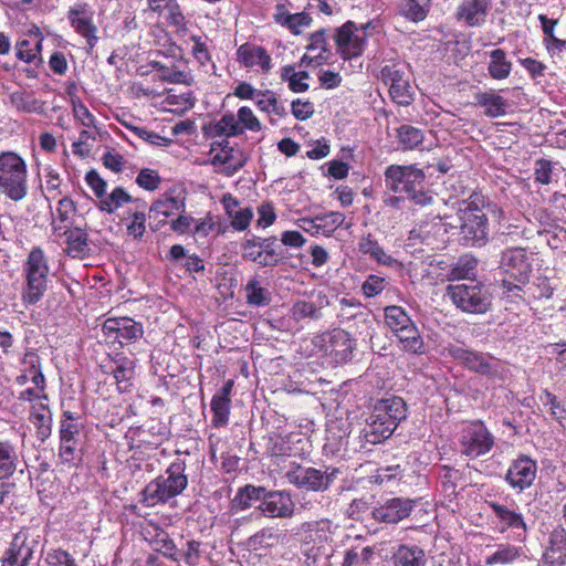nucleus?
Segmentation results:
<instances>
[{
  "instance_id": "nucleus-11",
  "label": "nucleus",
  "mask_w": 566,
  "mask_h": 566,
  "mask_svg": "<svg viewBox=\"0 0 566 566\" xmlns=\"http://www.w3.org/2000/svg\"><path fill=\"white\" fill-rule=\"evenodd\" d=\"M373 413L376 420H382L396 428L407 416L406 402L400 397L382 399L375 405Z\"/></svg>"
},
{
  "instance_id": "nucleus-40",
  "label": "nucleus",
  "mask_w": 566,
  "mask_h": 566,
  "mask_svg": "<svg viewBox=\"0 0 566 566\" xmlns=\"http://www.w3.org/2000/svg\"><path fill=\"white\" fill-rule=\"evenodd\" d=\"M229 403L230 399L226 398L224 396L216 395L212 398L211 408L212 411L214 412L213 421L216 422V424L222 426L227 422L229 413Z\"/></svg>"
},
{
  "instance_id": "nucleus-13",
  "label": "nucleus",
  "mask_w": 566,
  "mask_h": 566,
  "mask_svg": "<svg viewBox=\"0 0 566 566\" xmlns=\"http://www.w3.org/2000/svg\"><path fill=\"white\" fill-rule=\"evenodd\" d=\"M412 506L411 500L391 499L385 505L375 509L373 516L380 522L398 523L410 514Z\"/></svg>"
},
{
  "instance_id": "nucleus-28",
  "label": "nucleus",
  "mask_w": 566,
  "mask_h": 566,
  "mask_svg": "<svg viewBox=\"0 0 566 566\" xmlns=\"http://www.w3.org/2000/svg\"><path fill=\"white\" fill-rule=\"evenodd\" d=\"M511 71V63L506 61L503 50H494L491 52V63L489 72L492 77L502 80L509 76Z\"/></svg>"
},
{
  "instance_id": "nucleus-15",
  "label": "nucleus",
  "mask_w": 566,
  "mask_h": 566,
  "mask_svg": "<svg viewBox=\"0 0 566 566\" xmlns=\"http://www.w3.org/2000/svg\"><path fill=\"white\" fill-rule=\"evenodd\" d=\"M289 480L300 488L306 490L318 491L326 489L328 485V478L321 471L313 468H297L287 473Z\"/></svg>"
},
{
  "instance_id": "nucleus-60",
  "label": "nucleus",
  "mask_w": 566,
  "mask_h": 566,
  "mask_svg": "<svg viewBox=\"0 0 566 566\" xmlns=\"http://www.w3.org/2000/svg\"><path fill=\"white\" fill-rule=\"evenodd\" d=\"M360 303L355 300H340V316L346 318H353L357 315L356 308H360Z\"/></svg>"
},
{
  "instance_id": "nucleus-17",
  "label": "nucleus",
  "mask_w": 566,
  "mask_h": 566,
  "mask_svg": "<svg viewBox=\"0 0 566 566\" xmlns=\"http://www.w3.org/2000/svg\"><path fill=\"white\" fill-rule=\"evenodd\" d=\"M238 60L245 67L260 66L264 72L271 69V57L266 51L256 45L242 44L237 51Z\"/></svg>"
},
{
  "instance_id": "nucleus-10",
  "label": "nucleus",
  "mask_w": 566,
  "mask_h": 566,
  "mask_svg": "<svg viewBox=\"0 0 566 566\" xmlns=\"http://www.w3.org/2000/svg\"><path fill=\"white\" fill-rule=\"evenodd\" d=\"M501 269L509 273L512 279L524 283L531 272V264L524 249H509L502 254Z\"/></svg>"
},
{
  "instance_id": "nucleus-34",
  "label": "nucleus",
  "mask_w": 566,
  "mask_h": 566,
  "mask_svg": "<svg viewBox=\"0 0 566 566\" xmlns=\"http://www.w3.org/2000/svg\"><path fill=\"white\" fill-rule=\"evenodd\" d=\"M167 478H160L164 480V485H166L167 494L170 497L178 495L187 485V478L181 474L179 471H175L170 468L168 471Z\"/></svg>"
},
{
  "instance_id": "nucleus-41",
  "label": "nucleus",
  "mask_w": 566,
  "mask_h": 566,
  "mask_svg": "<svg viewBox=\"0 0 566 566\" xmlns=\"http://www.w3.org/2000/svg\"><path fill=\"white\" fill-rule=\"evenodd\" d=\"M517 555L518 551L514 546H501L495 553L486 558V564H509L513 562Z\"/></svg>"
},
{
  "instance_id": "nucleus-47",
  "label": "nucleus",
  "mask_w": 566,
  "mask_h": 566,
  "mask_svg": "<svg viewBox=\"0 0 566 566\" xmlns=\"http://www.w3.org/2000/svg\"><path fill=\"white\" fill-rule=\"evenodd\" d=\"M311 18L306 13L290 14L284 18L285 24L293 33L300 34L303 27L308 25Z\"/></svg>"
},
{
  "instance_id": "nucleus-1",
  "label": "nucleus",
  "mask_w": 566,
  "mask_h": 566,
  "mask_svg": "<svg viewBox=\"0 0 566 566\" xmlns=\"http://www.w3.org/2000/svg\"><path fill=\"white\" fill-rule=\"evenodd\" d=\"M0 189L12 200H20L27 195V167L15 153L0 155Z\"/></svg>"
},
{
  "instance_id": "nucleus-53",
  "label": "nucleus",
  "mask_w": 566,
  "mask_h": 566,
  "mask_svg": "<svg viewBox=\"0 0 566 566\" xmlns=\"http://www.w3.org/2000/svg\"><path fill=\"white\" fill-rule=\"evenodd\" d=\"M252 216L251 209H240L231 217V224L238 230H244L249 227Z\"/></svg>"
},
{
  "instance_id": "nucleus-35",
  "label": "nucleus",
  "mask_w": 566,
  "mask_h": 566,
  "mask_svg": "<svg viewBox=\"0 0 566 566\" xmlns=\"http://www.w3.org/2000/svg\"><path fill=\"white\" fill-rule=\"evenodd\" d=\"M232 151L233 149L228 146V143H226L222 147L221 153L217 154L213 157L212 164L227 165L226 169L228 174L237 171L240 167H242L243 161L241 159H234Z\"/></svg>"
},
{
  "instance_id": "nucleus-14",
  "label": "nucleus",
  "mask_w": 566,
  "mask_h": 566,
  "mask_svg": "<svg viewBox=\"0 0 566 566\" xmlns=\"http://www.w3.org/2000/svg\"><path fill=\"white\" fill-rule=\"evenodd\" d=\"M536 474L535 462L527 457L517 459L509 469L506 480L514 488L523 490L532 484Z\"/></svg>"
},
{
  "instance_id": "nucleus-22",
  "label": "nucleus",
  "mask_w": 566,
  "mask_h": 566,
  "mask_svg": "<svg viewBox=\"0 0 566 566\" xmlns=\"http://www.w3.org/2000/svg\"><path fill=\"white\" fill-rule=\"evenodd\" d=\"M367 427L364 429L365 438L369 443L376 444L389 438L396 428L389 426L382 420H376L374 413L366 420Z\"/></svg>"
},
{
  "instance_id": "nucleus-29",
  "label": "nucleus",
  "mask_w": 566,
  "mask_h": 566,
  "mask_svg": "<svg viewBox=\"0 0 566 566\" xmlns=\"http://www.w3.org/2000/svg\"><path fill=\"white\" fill-rule=\"evenodd\" d=\"M132 197L123 189L115 188L112 193L103 197L99 201V208L103 211L113 212L126 202H130Z\"/></svg>"
},
{
  "instance_id": "nucleus-45",
  "label": "nucleus",
  "mask_w": 566,
  "mask_h": 566,
  "mask_svg": "<svg viewBox=\"0 0 566 566\" xmlns=\"http://www.w3.org/2000/svg\"><path fill=\"white\" fill-rule=\"evenodd\" d=\"M258 106L265 112H273L277 115L281 114L282 107L277 104L276 98L271 92H258L254 97Z\"/></svg>"
},
{
  "instance_id": "nucleus-33",
  "label": "nucleus",
  "mask_w": 566,
  "mask_h": 566,
  "mask_svg": "<svg viewBox=\"0 0 566 566\" xmlns=\"http://www.w3.org/2000/svg\"><path fill=\"white\" fill-rule=\"evenodd\" d=\"M211 132L214 135L221 136H234L242 132L239 127V123L235 119L234 115L229 114L224 115L219 122L214 123L211 126Z\"/></svg>"
},
{
  "instance_id": "nucleus-6",
  "label": "nucleus",
  "mask_w": 566,
  "mask_h": 566,
  "mask_svg": "<svg viewBox=\"0 0 566 566\" xmlns=\"http://www.w3.org/2000/svg\"><path fill=\"white\" fill-rule=\"evenodd\" d=\"M460 229L463 239L471 244L481 243L486 238V218L478 208L468 206L460 210Z\"/></svg>"
},
{
  "instance_id": "nucleus-4",
  "label": "nucleus",
  "mask_w": 566,
  "mask_h": 566,
  "mask_svg": "<svg viewBox=\"0 0 566 566\" xmlns=\"http://www.w3.org/2000/svg\"><path fill=\"white\" fill-rule=\"evenodd\" d=\"M386 185L394 192H406L409 196L416 187L423 182L424 175L420 169L411 166H390L386 170Z\"/></svg>"
},
{
  "instance_id": "nucleus-24",
  "label": "nucleus",
  "mask_w": 566,
  "mask_h": 566,
  "mask_svg": "<svg viewBox=\"0 0 566 566\" xmlns=\"http://www.w3.org/2000/svg\"><path fill=\"white\" fill-rule=\"evenodd\" d=\"M264 489L265 488L253 485H245L239 489L232 500V510H245L251 506L252 501H262Z\"/></svg>"
},
{
  "instance_id": "nucleus-26",
  "label": "nucleus",
  "mask_w": 566,
  "mask_h": 566,
  "mask_svg": "<svg viewBox=\"0 0 566 566\" xmlns=\"http://www.w3.org/2000/svg\"><path fill=\"white\" fill-rule=\"evenodd\" d=\"M64 234L67 235V253L73 258H83L88 251L86 233L76 228Z\"/></svg>"
},
{
  "instance_id": "nucleus-25",
  "label": "nucleus",
  "mask_w": 566,
  "mask_h": 566,
  "mask_svg": "<svg viewBox=\"0 0 566 566\" xmlns=\"http://www.w3.org/2000/svg\"><path fill=\"white\" fill-rule=\"evenodd\" d=\"M17 464L14 448L7 442H0V480L10 478L15 472Z\"/></svg>"
},
{
  "instance_id": "nucleus-57",
  "label": "nucleus",
  "mask_w": 566,
  "mask_h": 566,
  "mask_svg": "<svg viewBox=\"0 0 566 566\" xmlns=\"http://www.w3.org/2000/svg\"><path fill=\"white\" fill-rule=\"evenodd\" d=\"M94 139L88 130H82L77 142L73 143V151L80 156H84L90 151V140Z\"/></svg>"
},
{
  "instance_id": "nucleus-46",
  "label": "nucleus",
  "mask_w": 566,
  "mask_h": 566,
  "mask_svg": "<svg viewBox=\"0 0 566 566\" xmlns=\"http://www.w3.org/2000/svg\"><path fill=\"white\" fill-rule=\"evenodd\" d=\"M145 221V213L142 211H135L133 213L132 222L127 226L128 234L134 239H142L146 230Z\"/></svg>"
},
{
  "instance_id": "nucleus-39",
  "label": "nucleus",
  "mask_w": 566,
  "mask_h": 566,
  "mask_svg": "<svg viewBox=\"0 0 566 566\" xmlns=\"http://www.w3.org/2000/svg\"><path fill=\"white\" fill-rule=\"evenodd\" d=\"M422 555L420 549L400 547L397 554V563L400 566H422Z\"/></svg>"
},
{
  "instance_id": "nucleus-16",
  "label": "nucleus",
  "mask_w": 566,
  "mask_h": 566,
  "mask_svg": "<svg viewBox=\"0 0 566 566\" xmlns=\"http://www.w3.org/2000/svg\"><path fill=\"white\" fill-rule=\"evenodd\" d=\"M493 441L489 432L481 424L473 428L463 437V452L467 455L478 457L488 452Z\"/></svg>"
},
{
  "instance_id": "nucleus-36",
  "label": "nucleus",
  "mask_w": 566,
  "mask_h": 566,
  "mask_svg": "<svg viewBox=\"0 0 566 566\" xmlns=\"http://www.w3.org/2000/svg\"><path fill=\"white\" fill-rule=\"evenodd\" d=\"M398 138H399V142L406 148H413L422 142L423 135L420 129H418L413 126L402 125L398 129Z\"/></svg>"
},
{
  "instance_id": "nucleus-21",
  "label": "nucleus",
  "mask_w": 566,
  "mask_h": 566,
  "mask_svg": "<svg viewBox=\"0 0 566 566\" xmlns=\"http://www.w3.org/2000/svg\"><path fill=\"white\" fill-rule=\"evenodd\" d=\"M486 0H467L459 8L458 15L470 25L480 24L486 12Z\"/></svg>"
},
{
  "instance_id": "nucleus-37",
  "label": "nucleus",
  "mask_w": 566,
  "mask_h": 566,
  "mask_svg": "<svg viewBox=\"0 0 566 566\" xmlns=\"http://www.w3.org/2000/svg\"><path fill=\"white\" fill-rule=\"evenodd\" d=\"M344 219H345V217L343 213L329 212L326 214H318V216L314 217L313 219L303 218V219H301V222H304V223L317 222L316 229H322V228H336L343 223Z\"/></svg>"
},
{
  "instance_id": "nucleus-63",
  "label": "nucleus",
  "mask_w": 566,
  "mask_h": 566,
  "mask_svg": "<svg viewBox=\"0 0 566 566\" xmlns=\"http://www.w3.org/2000/svg\"><path fill=\"white\" fill-rule=\"evenodd\" d=\"M74 116L83 124V126L90 127L93 125V116L83 104L74 105Z\"/></svg>"
},
{
  "instance_id": "nucleus-62",
  "label": "nucleus",
  "mask_w": 566,
  "mask_h": 566,
  "mask_svg": "<svg viewBox=\"0 0 566 566\" xmlns=\"http://www.w3.org/2000/svg\"><path fill=\"white\" fill-rule=\"evenodd\" d=\"M308 77L306 72H298L297 75H291V82L289 86L294 92H304L308 88V85L304 82Z\"/></svg>"
},
{
  "instance_id": "nucleus-49",
  "label": "nucleus",
  "mask_w": 566,
  "mask_h": 566,
  "mask_svg": "<svg viewBox=\"0 0 566 566\" xmlns=\"http://www.w3.org/2000/svg\"><path fill=\"white\" fill-rule=\"evenodd\" d=\"M64 416L66 417V419L62 421L60 429L61 441H75V434H78V427L77 424L71 422L73 417L69 411L64 412Z\"/></svg>"
},
{
  "instance_id": "nucleus-31",
  "label": "nucleus",
  "mask_w": 566,
  "mask_h": 566,
  "mask_svg": "<svg viewBox=\"0 0 566 566\" xmlns=\"http://www.w3.org/2000/svg\"><path fill=\"white\" fill-rule=\"evenodd\" d=\"M387 326L394 332H398L401 327L411 322L406 312L399 306H388L385 310Z\"/></svg>"
},
{
  "instance_id": "nucleus-59",
  "label": "nucleus",
  "mask_w": 566,
  "mask_h": 566,
  "mask_svg": "<svg viewBox=\"0 0 566 566\" xmlns=\"http://www.w3.org/2000/svg\"><path fill=\"white\" fill-rule=\"evenodd\" d=\"M551 164L548 161L538 160L535 168V179L543 185H547L551 181Z\"/></svg>"
},
{
  "instance_id": "nucleus-30",
  "label": "nucleus",
  "mask_w": 566,
  "mask_h": 566,
  "mask_svg": "<svg viewBox=\"0 0 566 566\" xmlns=\"http://www.w3.org/2000/svg\"><path fill=\"white\" fill-rule=\"evenodd\" d=\"M492 507L500 520L507 526L512 528L521 530L523 533L526 532V524L523 521L521 514H517L505 506L499 504H492Z\"/></svg>"
},
{
  "instance_id": "nucleus-54",
  "label": "nucleus",
  "mask_w": 566,
  "mask_h": 566,
  "mask_svg": "<svg viewBox=\"0 0 566 566\" xmlns=\"http://www.w3.org/2000/svg\"><path fill=\"white\" fill-rule=\"evenodd\" d=\"M133 367L132 366H118L114 370V378L116 379L118 389L120 391H125L128 388L127 381L133 377Z\"/></svg>"
},
{
  "instance_id": "nucleus-51",
  "label": "nucleus",
  "mask_w": 566,
  "mask_h": 566,
  "mask_svg": "<svg viewBox=\"0 0 566 566\" xmlns=\"http://www.w3.org/2000/svg\"><path fill=\"white\" fill-rule=\"evenodd\" d=\"M280 535L274 533L270 528H264L260 532H258L255 535H253L250 541L254 544H260L264 546H273L274 544L279 543Z\"/></svg>"
},
{
  "instance_id": "nucleus-55",
  "label": "nucleus",
  "mask_w": 566,
  "mask_h": 566,
  "mask_svg": "<svg viewBox=\"0 0 566 566\" xmlns=\"http://www.w3.org/2000/svg\"><path fill=\"white\" fill-rule=\"evenodd\" d=\"M239 122L251 130L260 129V122L249 107H241L238 112Z\"/></svg>"
},
{
  "instance_id": "nucleus-64",
  "label": "nucleus",
  "mask_w": 566,
  "mask_h": 566,
  "mask_svg": "<svg viewBox=\"0 0 566 566\" xmlns=\"http://www.w3.org/2000/svg\"><path fill=\"white\" fill-rule=\"evenodd\" d=\"M282 242L285 245L300 248L304 244L305 239L297 231H286L282 234Z\"/></svg>"
},
{
  "instance_id": "nucleus-43",
  "label": "nucleus",
  "mask_w": 566,
  "mask_h": 566,
  "mask_svg": "<svg viewBox=\"0 0 566 566\" xmlns=\"http://www.w3.org/2000/svg\"><path fill=\"white\" fill-rule=\"evenodd\" d=\"M401 12L406 18L412 21H421L427 15L426 8L420 6L416 0H402Z\"/></svg>"
},
{
  "instance_id": "nucleus-8",
  "label": "nucleus",
  "mask_w": 566,
  "mask_h": 566,
  "mask_svg": "<svg viewBox=\"0 0 566 566\" xmlns=\"http://www.w3.org/2000/svg\"><path fill=\"white\" fill-rule=\"evenodd\" d=\"M258 509L269 517L286 518L294 512V503L291 496L281 491H266Z\"/></svg>"
},
{
  "instance_id": "nucleus-50",
  "label": "nucleus",
  "mask_w": 566,
  "mask_h": 566,
  "mask_svg": "<svg viewBox=\"0 0 566 566\" xmlns=\"http://www.w3.org/2000/svg\"><path fill=\"white\" fill-rule=\"evenodd\" d=\"M73 212H74L73 201L67 198L61 199L57 203L55 212L53 213V224H55L57 219L61 222H66L70 219L71 214H73Z\"/></svg>"
},
{
  "instance_id": "nucleus-42",
  "label": "nucleus",
  "mask_w": 566,
  "mask_h": 566,
  "mask_svg": "<svg viewBox=\"0 0 566 566\" xmlns=\"http://www.w3.org/2000/svg\"><path fill=\"white\" fill-rule=\"evenodd\" d=\"M179 208V201L176 198L170 197L154 202L150 208V212L166 218L171 216L175 211H178Z\"/></svg>"
},
{
  "instance_id": "nucleus-2",
  "label": "nucleus",
  "mask_w": 566,
  "mask_h": 566,
  "mask_svg": "<svg viewBox=\"0 0 566 566\" xmlns=\"http://www.w3.org/2000/svg\"><path fill=\"white\" fill-rule=\"evenodd\" d=\"M447 291L452 302L469 313H484L491 304L489 293L474 280L449 285Z\"/></svg>"
},
{
  "instance_id": "nucleus-12",
  "label": "nucleus",
  "mask_w": 566,
  "mask_h": 566,
  "mask_svg": "<svg viewBox=\"0 0 566 566\" xmlns=\"http://www.w3.org/2000/svg\"><path fill=\"white\" fill-rule=\"evenodd\" d=\"M450 354L473 371L485 375L495 373L494 359L491 356L472 353L459 346L451 347Z\"/></svg>"
},
{
  "instance_id": "nucleus-5",
  "label": "nucleus",
  "mask_w": 566,
  "mask_h": 566,
  "mask_svg": "<svg viewBox=\"0 0 566 566\" xmlns=\"http://www.w3.org/2000/svg\"><path fill=\"white\" fill-rule=\"evenodd\" d=\"M381 80L389 86V94L397 104L408 105L411 102L409 77L403 67L396 64L384 66Z\"/></svg>"
},
{
  "instance_id": "nucleus-18",
  "label": "nucleus",
  "mask_w": 566,
  "mask_h": 566,
  "mask_svg": "<svg viewBox=\"0 0 566 566\" xmlns=\"http://www.w3.org/2000/svg\"><path fill=\"white\" fill-rule=\"evenodd\" d=\"M33 554V548L27 543V535L18 533L7 553L4 563L9 566H27Z\"/></svg>"
},
{
  "instance_id": "nucleus-32",
  "label": "nucleus",
  "mask_w": 566,
  "mask_h": 566,
  "mask_svg": "<svg viewBox=\"0 0 566 566\" xmlns=\"http://www.w3.org/2000/svg\"><path fill=\"white\" fill-rule=\"evenodd\" d=\"M144 496L148 505H154L156 502H164L170 499V495L167 494L166 485H164V480L160 478L150 482L145 488Z\"/></svg>"
},
{
  "instance_id": "nucleus-9",
  "label": "nucleus",
  "mask_w": 566,
  "mask_h": 566,
  "mask_svg": "<svg viewBox=\"0 0 566 566\" xmlns=\"http://www.w3.org/2000/svg\"><path fill=\"white\" fill-rule=\"evenodd\" d=\"M335 40L340 53L350 57L360 54L365 42V35L364 32L355 25V23L348 21L337 30Z\"/></svg>"
},
{
  "instance_id": "nucleus-48",
  "label": "nucleus",
  "mask_w": 566,
  "mask_h": 566,
  "mask_svg": "<svg viewBox=\"0 0 566 566\" xmlns=\"http://www.w3.org/2000/svg\"><path fill=\"white\" fill-rule=\"evenodd\" d=\"M136 182L142 188H145L147 190H155L160 182V178L156 171L150 169H143L138 174Z\"/></svg>"
},
{
  "instance_id": "nucleus-44",
  "label": "nucleus",
  "mask_w": 566,
  "mask_h": 566,
  "mask_svg": "<svg viewBox=\"0 0 566 566\" xmlns=\"http://www.w3.org/2000/svg\"><path fill=\"white\" fill-rule=\"evenodd\" d=\"M360 250L364 253L373 256L381 264L389 265L394 262V259L390 255L386 254V252L376 242L366 241L360 244Z\"/></svg>"
},
{
  "instance_id": "nucleus-23",
  "label": "nucleus",
  "mask_w": 566,
  "mask_h": 566,
  "mask_svg": "<svg viewBox=\"0 0 566 566\" xmlns=\"http://www.w3.org/2000/svg\"><path fill=\"white\" fill-rule=\"evenodd\" d=\"M400 343L403 345L406 350L411 353H421L423 349V342L419 335V332L412 322H409L406 326L401 327L395 333Z\"/></svg>"
},
{
  "instance_id": "nucleus-61",
  "label": "nucleus",
  "mask_w": 566,
  "mask_h": 566,
  "mask_svg": "<svg viewBox=\"0 0 566 566\" xmlns=\"http://www.w3.org/2000/svg\"><path fill=\"white\" fill-rule=\"evenodd\" d=\"M293 115L298 119H305L313 113V108L310 103L295 101L292 103Z\"/></svg>"
},
{
  "instance_id": "nucleus-7",
  "label": "nucleus",
  "mask_w": 566,
  "mask_h": 566,
  "mask_svg": "<svg viewBox=\"0 0 566 566\" xmlns=\"http://www.w3.org/2000/svg\"><path fill=\"white\" fill-rule=\"evenodd\" d=\"M103 333L108 342H132L143 336V328L129 317L108 318L103 324Z\"/></svg>"
},
{
  "instance_id": "nucleus-27",
  "label": "nucleus",
  "mask_w": 566,
  "mask_h": 566,
  "mask_svg": "<svg viewBox=\"0 0 566 566\" xmlns=\"http://www.w3.org/2000/svg\"><path fill=\"white\" fill-rule=\"evenodd\" d=\"M478 104L485 108V114L491 117H497L505 113L506 102L500 95L493 93H482L476 96Z\"/></svg>"
},
{
  "instance_id": "nucleus-38",
  "label": "nucleus",
  "mask_w": 566,
  "mask_h": 566,
  "mask_svg": "<svg viewBox=\"0 0 566 566\" xmlns=\"http://www.w3.org/2000/svg\"><path fill=\"white\" fill-rule=\"evenodd\" d=\"M247 298L250 304L253 305H265L270 302L269 292L261 287L259 282L252 280L248 283L247 287Z\"/></svg>"
},
{
  "instance_id": "nucleus-19",
  "label": "nucleus",
  "mask_w": 566,
  "mask_h": 566,
  "mask_svg": "<svg viewBox=\"0 0 566 566\" xmlns=\"http://www.w3.org/2000/svg\"><path fill=\"white\" fill-rule=\"evenodd\" d=\"M329 304L325 294L318 293L316 302L297 301L292 308L295 319L313 318L317 319L322 316V310Z\"/></svg>"
},
{
  "instance_id": "nucleus-20",
  "label": "nucleus",
  "mask_w": 566,
  "mask_h": 566,
  "mask_svg": "<svg viewBox=\"0 0 566 566\" xmlns=\"http://www.w3.org/2000/svg\"><path fill=\"white\" fill-rule=\"evenodd\" d=\"M70 20L73 28L86 38L88 45L92 48L96 41V28L91 22V17L85 9H72L70 11Z\"/></svg>"
},
{
  "instance_id": "nucleus-58",
  "label": "nucleus",
  "mask_w": 566,
  "mask_h": 566,
  "mask_svg": "<svg viewBox=\"0 0 566 566\" xmlns=\"http://www.w3.org/2000/svg\"><path fill=\"white\" fill-rule=\"evenodd\" d=\"M476 264L475 260L468 261L464 265H458L450 272L451 280H471L470 274Z\"/></svg>"
},
{
  "instance_id": "nucleus-52",
  "label": "nucleus",
  "mask_w": 566,
  "mask_h": 566,
  "mask_svg": "<svg viewBox=\"0 0 566 566\" xmlns=\"http://www.w3.org/2000/svg\"><path fill=\"white\" fill-rule=\"evenodd\" d=\"M385 287V281L384 279L379 277V276H376V275H370L367 281L363 284V291H364V294L368 297L370 296H375L377 295L378 293H380Z\"/></svg>"
},
{
  "instance_id": "nucleus-3",
  "label": "nucleus",
  "mask_w": 566,
  "mask_h": 566,
  "mask_svg": "<svg viewBox=\"0 0 566 566\" xmlns=\"http://www.w3.org/2000/svg\"><path fill=\"white\" fill-rule=\"evenodd\" d=\"M48 265L43 252L34 249L29 254L25 265L27 289L23 297L29 303H35L40 300L46 289Z\"/></svg>"
},
{
  "instance_id": "nucleus-56",
  "label": "nucleus",
  "mask_w": 566,
  "mask_h": 566,
  "mask_svg": "<svg viewBox=\"0 0 566 566\" xmlns=\"http://www.w3.org/2000/svg\"><path fill=\"white\" fill-rule=\"evenodd\" d=\"M86 180L91 188L94 190L95 195L99 199H103L105 195L106 182L99 177V175L96 171L91 170L86 175Z\"/></svg>"
}]
</instances>
